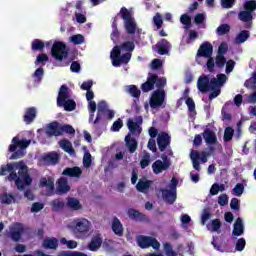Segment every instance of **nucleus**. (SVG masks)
<instances>
[{
    "label": "nucleus",
    "mask_w": 256,
    "mask_h": 256,
    "mask_svg": "<svg viewBox=\"0 0 256 256\" xmlns=\"http://www.w3.org/2000/svg\"><path fill=\"white\" fill-rule=\"evenodd\" d=\"M5 175H8L6 177L8 181L15 182L19 191H23L25 187H29L33 183V178L29 174V168L23 160L2 165L0 167V177Z\"/></svg>",
    "instance_id": "1"
},
{
    "label": "nucleus",
    "mask_w": 256,
    "mask_h": 256,
    "mask_svg": "<svg viewBox=\"0 0 256 256\" xmlns=\"http://www.w3.org/2000/svg\"><path fill=\"white\" fill-rule=\"evenodd\" d=\"M201 57H204V59H207L206 67L207 70L210 73H213L215 71V59L213 58V45L211 42L205 41L203 42L197 53H196V62L198 65H201Z\"/></svg>",
    "instance_id": "2"
},
{
    "label": "nucleus",
    "mask_w": 256,
    "mask_h": 256,
    "mask_svg": "<svg viewBox=\"0 0 256 256\" xmlns=\"http://www.w3.org/2000/svg\"><path fill=\"white\" fill-rule=\"evenodd\" d=\"M45 133L48 137H61L64 133L66 135H75V128L70 124H61L58 121H53L46 126Z\"/></svg>",
    "instance_id": "3"
},
{
    "label": "nucleus",
    "mask_w": 256,
    "mask_h": 256,
    "mask_svg": "<svg viewBox=\"0 0 256 256\" xmlns=\"http://www.w3.org/2000/svg\"><path fill=\"white\" fill-rule=\"evenodd\" d=\"M91 222L86 218L74 219L71 225V231L77 239H85L89 235Z\"/></svg>",
    "instance_id": "4"
},
{
    "label": "nucleus",
    "mask_w": 256,
    "mask_h": 256,
    "mask_svg": "<svg viewBox=\"0 0 256 256\" xmlns=\"http://www.w3.org/2000/svg\"><path fill=\"white\" fill-rule=\"evenodd\" d=\"M31 145V140L22 139L20 140L19 137H14L12 139V144L9 145L8 151L13 153L10 156V159H21V157H25L24 149H27Z\"/></svg>",
    "instance_id": "5"
},
{
    "label": "nucleus",
    "mask_w": 256,
    "mask_h": 256,
    "mask_svg": "<svg viewBox=\"0 0 256 256\" xmlns=\"http://www.w3.org/2000/svg\"><path fill=\"white\" fill-rule=\"evenodd\" d=\"M227 83V75L225 74H217L216 78H212L210 80V91L209 100L213 101L216 97L221 95V88Z\"/></svg>",
    "instance_id": "6"
},
{
    "label": "nucleus",
    "mask_w": 256,
    "mask_h": 256,
    "mask_svg": "<svg viewBox=\"0 0 256 256\" xmlns=\"http://www.w3.org/2000/svg\"><path fill=\"white\" fill-rule=\"evenodd\" d=\"M51 55L56 61H63L69 57V50L65 42L56 41L52 45Z\"/></svg>",
    "instance_id": "7"
},
{
    "label": "nucleus",
    "mask_w": 256,
    "mask_h": 256,
    "mask_svg": "<svg viewBox=\"0 0 256 256\" xmlns=\"http://www.w3.org/2000/svg\"><path fill=\"white\" fill-rule=\"evenodd\" d=\"M136 242L138 247L141 249H149V247H153L154 249L158 250L161 247L159 241L151 236L138 235L136 237Z\"/></svg>",
    "instance_id": "8"
},
{
    "label": "nucleus",
    "mask_w": 256,
    "mask_h": 256,
    "mask_svg": "<svg viewBox=\"0 0 256 256\" xmlns=\"http://www.w3.org/2000/svg\"><path fill=\"white\" fill-rule=\"evenodd\" d=\"M132 54L129 52H126L121 55V53L118 56H115V50L111 51L110 59L112 60L113 67H121V65H127L129 61H131Z\"/></svg>",
    "instance_id": "9"
},
{
    "label": "nucleus",
    "mask_w": 256,
    "mask_h": 256,
    "mask_svg": "<svg viewBox=\"0 0 256 256\" xmlns=\"http://www.w3.org/2000/svg\"><path fill=\"white\" fill-rule=\"evenodd\" d=\"M190 159L192 161V165L196 171H201V165L200 162L202 163H207V153L206 152H201L197 150H192L190 153Z\"/></svg>",
    "instance_id": "10"
},
{
    "label": "nucleus",
    "mask_w": 256,
    "mask_h": 256,
    "mask_svg": "<svg viewBox=\"0 0 256 256\" xmlns=\"http://www.w3.org/2000/svg\"><path fill=\"white\" fill-rule=\"evenodd\" d=\"M165 102V90H156L152 93L150 98V107L151 109H157V107H161Z\"/></svg>",
    "instance_id": "11"
},
{
    "label": "nucleus",
    "mask_w": 256,
    "mask_h": 256,
    "mask_svg": "<svg viewBox=\"0 0 256 256\" xmlns=\"http://www.w3.org/2000/svg\"><path fill=\"white\" fill-rule=\"evenodd\" d=\"M141 125H143V117L142 116H138L135 118V121H133V119L129 118L127 120V127L130 131V133H132V135H141Z\"/></svg>",
    "instance_id": "12"
},
{
    "label": "nucleus",
    "mask_w": 256,
    "mask_h": 256,
    "mask_svg": "<svg viewBox=\"0 0 256 256\" xmlns=\"http://www.w3.org/2000/svg\"><path fill=\"white\" fill-rule=\"evenodd\" d=\"M41 161L47 166L57 165L61 161V155L57 151H52L44 154Z\"/></svg>",
    "instance_id": "13"
},
{
    "label": "nucleus",
    "mask_w": 256,
    "mask_h": 256,
    "mask_svg": "<svg viewBox=\"0 0 256 256\" xmlns=\"http://www.w3.org/2000/svg\"><path fill=\"white\" fill-rule=\"evenodd\" d=\"M112 51H114V56L116 57H119L121 51H125V53H133V51H135V42L126 41L121 45L114 46Z\"/></svg>",
    "instance_id": "14"
},
{
    "label": "nucleus",
    "mask_w": 256,
    "mask_h": 256,
    "mask_svg": "<svg viewBox=\"0 0 256 256\" xmlns=\"http://www.w3.org/2000/svg\"><path fill=\"white\" fill-rule=\"evenodd\" d=\"M163 159L164 161L156 160L152 164V170H153V173H155V175H159V173H163V171H167V169L171 167V162L167 160V156H165V158Z\"/></svg>",
    "instance_id": "15"
},
{
    "label": "nucleus",
    "mask_w": 256,
    "mask_h": 256,
    "mask_svg": "<svg viewBox=\"0 0 256 256\" xmlns=\"http://www.w3.org/2000/svg\"><path fill=\"white\" fill-rule=\"evenodd\" d=\"M157 145L159 151L163 153L171 145V136L167 132L160 133L157 137Z\"/></svg>",
    "instance_id": "16"
},
{
    "label": "nucleus",
    "mask_w": 256,
    "mask_h": 256,
    "mask_svg": "<svg viewBox=\"0 0 256 256\" xmlns=\"http://www.w3.org/2000/svg\"><path fill=\"white\" fill-rule=\"evenodd\" d=\"M157 82V74L149 73L146 82L141 85L143 93H149L155 89V83Z\"/></svg>",
    "instance_id": "17"
},
{
    "label": "nucleus",
    "mask_w": 256,
    "mask_h": 256,
    "mask_svg": "<svg viewBox=\"0 0 256 256\" xmlns=\"http://www.w3.org/2000/svg\"><path fill=\"white\" fill-rule=\"evenodd\" d=\"M71 191V186H69V181L66 177H61L57 181L56 193L57 195H66Z\"/></svg>",
    "instance_id": "18"
},
{
    "label": "nucleus",
    "mask_w": 256,
    "mask_h": 256,
    "mask_svg": "<svg viewBox=\"0 0 256 256\" xmlns=\"http://www.w3.org/2000/svg\"><path fill=\"white\" fill-rule=\"evenodd\" d=\"M105 111H107V102L102 100L98 103V111H97L96 119L93 121V125H95V127L99 128L100 127L99 125L103 123V115Z\"/></svg>",
    "instance_id": "19"
},
{
    "label": "nucleus",
    "mask_w": 256,
    "mask_h": 256,
    "mask_svg": "<svg viewBox=\"0 0 256 256\" xmlns=\"http://www.w3.org/2000/svg\"><path fill=\"white\" fill-rule=\"evenodd\" d=\"M210 83L211 80L209 79V76L205 74L200 76L197 81V87L200 93H208V91H210Z\"/></svg>",
    "instance_id": "20"
},
{
    "label": "nucleus",
    "mask_w": 256,
    "mask_h": 256,
    "mask_svg": "<svg viewBox=\"0 0 256 256\" xmlns=\"http://www.w3.org/2000/svg\"><path fill=\"white\" fill-rule=\"evenodd\" d=\"M162 193V199L167 203L168 205H173L175 201H177V192L169 189H161Z\"/></svg>",
    "instance_id": "21"
},
{
    "label": "nucleus",
    "mask_w": 256,
    "mask_h": 256,
    "mask_svg": "<svg viewBox=\"0 0 256 256\" xmlns=\"http://www.w3.org/2000/svg\"><path fill=\"white\" fill-rule=\"evenodd\" d=\"M127 215L129 219L132 221H136L137 223H143V221L147 220V215L141 213L139 210H135L133 208H129L127 211Z\"/></svg>",
    "instance_id": "22"
},
{
    "label": "nucleus",
    "mask_w": 256,
    "mask_h": 256,
    "mask_svg": "<svg viewBox=\"0 0 256 256\" xmlns=\"http://www.w3.org/2000/svg\"><path fill=\"white\" fill-rule=\"evenodd\" d=\"M203 139L207 145H216L217 143V134H215V131L206 128L204 132L202 133Z\"/></svg>",
    "instance_id": "23"
},
{
    "label": "nucleus",
    "mask_w": 256,
    "mask_h": 256,
    "mask_svg": "<svg viewBox=\"0 0 256 256\" xmlns=\"http://www.w3.org/2000/svg\"><path fill=\"white\" fill-rule=\"evenodd\" d=\"M125 143L126 148L131 154L135 153V151H137V148L139 147V142H137L135 138L131 137V134L125 136Z\"/></svg>",
    "instance_id": "24"
},
{
    "label": "nucleus",
    "mask_w": 256,
    "mask_h": 256,
    "mask_svg": "<svg viewBox=\"0 0 256 256\" xmlns=\"http://www.w3.org/2000/svg\"><path fill=\"white\" fill-rule=\"evenodd\" d=\"M37 117V109L35 107H30L26 110L25 115L23 116V121L26 125H31L35 118Z\"/></svg>",
    "instance_id": "25"
},
{
    "label": "nucleus",
    "mask_w": 256,
    "mask_h": 256,
    "mask_svg": "<svg viewBox=\"0 0 256 256\" xmlns=\"http://www.w3.org/2000/svg\"><path fill=\"white\" fill-rule=\"evenodd\" d=\"M156 47L159 55H167L171 48V43L167 39H162L157 43Z\"/></svg>",
    "instance_id": "26"
},
{
    "label": "nucleus",
    "mask_w": 256,
    "mask_h": 256,
    "mask_svg": "<svg viewBox=\"0 0 256 256\" xmlns=\"http://www.w3.org/2000/svg\"><path fill=\"white\" fill-rule=\"evenodd\" d=\"M151 185H153V181L151 180H139L136 184V189L139 193H148L149 189H151Z\"/></svg>",
    "instance_id": "27"
},
{
    "label": "nucleus",
    "mask_w": 256,
    "mask_h": 256,
    "mask_svg": "<svg viewBox=\"0 0 256 256\" xmlns=\"http://www.w3.org/2000/svg\"><path fill=\"white\" fill-rule=\"evenodd\" d=\"M83 171L81 170V168L75 166L72 168H65L62 172V175H64L65 177H76L79 178L81 177Z\"/></svg>",
    "instance_id": "28"
},
{
    "label": "nucleus",
    "mask_w": 256,
    "mask_h": 256,
    "mask_svg": "<svg viewBox=\"0 0 256 256\" xmlns=\"http://www.w3.org/2000/svg\"><path fill=\"white\" fill-rule=\"evenodd\" d=\"M70 97L71 96L69 95V87H67V85H62L58 92L57 105H59V103L65 102Z\"/></svg>",
    "instance_id": "29"
},
{
    "label": "nucleus",
    "mask_w": 256,
    "mask_h": 256,
    "mask_svg": "<svg viewBox=\"0 0 256 256\" xmlns=\"http://www.w3.org/2000/svg\"><path fill=\"white\" fill-rule=\"evenodd\" d=\"M59 146L65 153H68L69 155H75V149L73 148V144L71 141L67 139H62L59 141Z\"/></svg>",
    "instance_id": "30"
},
{
    "label": "nucleus",
    "mask_w": 256,
    "mask_h": 256,
    "mask_svg": "<svg viewBox=\"0 0 256 256\" xmlns=\"http://www.w3.org/2000/svg\"><path fill=\"white\" fill-rule=\"evenodd\" d=\"M112 231L118 237H123V224H121V220L117 217H114L112 221Z\"/></svg>",
    "instance_id": "31"
},
{
    "label": "nucleus",
    "mask_w": 256,
    "mask_h": 256,
    "mask_svg": "<svg viewBox=\"0 0 256 256\" xmlns=\"http://www.w3.org/2000/svg\"><path fill=\"white\" fill-rule=\"evenodd\" d=\"M39 187H47L50 191H53V189H55V178L51 176H48L47 178L42 177L39 182Z\"/></svg>",
    "instance_id": "32"
},
{
    "label": "nucleus",
    "mask_w": 256,
    "mask_h": 256,
    "mask_svg": "<svg viewBox=\"0 0 256 256\" xmlns=\"http://www.w3.org/2000/svg\"><path fill=\"white\" fill-rule=\"evenodd\" d=\"M58 107H64V111H75L77 103L73 99L64 100V102L58 103Z\"/></svg>",
    "instance_id": "33"
},
{
    "label": "nucleus",
    "mask_w": 256,
    "mask_h": 256,
    "mask_svg": "<svg viewBox=\"0 0 256 256\" xmlns=\"http://www.w3.org/2000/svg\"><path fill=\"white\" fill-rule=\"evenodd\" d=\"M124 27L128 35H135L137 31V23H135V19L131 18L130 20H126L124 22Z\"/></svg>",
    "instance_id": "34"
},
{
    "label": "nucleus",
    "mask_w": 256,
    "mask_h": 256,
    "mask_svg": "<svg viewBox=\"0 0 256 256\" xmlns=\"http://www.w3.org/2000/svg\"><path fill=\"white\" fill-rule=\"evenodd\" d=\"M42 247L44 249H57L59 247V241L57 238H46L43 241Z\"/></svg>",
    "instance_id": "35"
},
{
    "label": "nucleus",
    "mask_w": 256,
    "mask_h": 256,
    "mask_svg": "<svg viewBox=\"0 0 256 256\" xmlns=\"http://www.w3.org/2000/svg\"><path fill=\"white\" fill-rule=\"evenodd\" d=\"M232 235H234V237H241V235H243V220H241V218H237Z\"/></svg>",
    "instance_id": "36"
},
{
    "label": "nucleus",
    "mask_w": 256,
    "mask_h": 256,
    "mask_svg": "<svg viewBox=\"0 0 256 256\" xmlns=\"http://www.w3.org/2000/svg\"><path fill=\"white\" fill-rule=\"evenodd\" d=\"M126 93H129V95L135 99H139V97H141V90H139V88L135 85L126 86Z\"/></svg>",
    "instance_id": "37"
},
{
    "label": "nucleus",
    "mask_w": 256,
    "mask_h": 256,
    "mask_svg": "<svg viewBox=\"0 0 256 256\" xmlns=\"http://www.w3.org/2000/svg\"><path fill=\"white\" fill-rule=\"evenodd\" d=\"M208 231L219 233L221 229V220L219 218H216L211 221V224H207Z\"/></svg>",
    "instance_id": "38"
},
{
    "label": "nucleus",
    "mask_w": 256,
    "mask_h": 256,
    "mask_svg": "<svg viewBox=\"0 0 256 256\" xmlns=\"http://www.w3.org/2000/svg\"><path fill=\"white\" fill-rule=\"evenodd\" d=\"M103 243V240L101 239V237H94L92 238L91 242L89 243L88 247L90 251H97V249H99V247H101Z\"/></svg>",
    "instance_id": "39"
},
{
    "label": "nucleus",
    "mask_w": 256,
    "mask_h": 256,
    "mask_svg": "<svg viewBox=\"0 0 256 256\" xmlns=\"http://www.w3.org/2000/svg\"><path fill=\"white\" fill-rule=\"evenodd\" d=\"M67 207L72 209V211H79V209H82L81 203L77 198H68Z\"/></svg>",
    "instance_id": "40"
},
{
    "label": "nucleus",
    "mask_w": 256,
    "mask_h": 256,
    "mask_svg": "<svg viewBox=\"0 0 256 256\" xmlns=\"http://www.w3.org/2000/svg\"><path fill=\"white\" fill-rule=\"evenodd\" d=\"M249 37H251V34H249V31L247 30H242L236 37L235 39V43H237L238 45H241V43H245V41H247V39H249Z\"/></svg>",
    "instance_id": "41"
},
{
    "label": "nucleus",
    "mask_w": 256,
    "mask_h": 256,
    "mask_svg": "<svg viewBox=\"0 0 256 256\" xmlns=\"http://www.w3.org/2000/svg\"><path fill=\"white\" fill-rule=\"evenodd\" d=\"M238 19L243 21V23H249L253 21V14H250L247 10L240 11L238 14Z\"/></svg>",
    "instance_id": "42"
},
{
    "label": "nucleus",
    "mask_w": 256,
    "mask_h": 256,
    "mask_svg": "<svg viewBox=\"0 0 256 256\" xmlns=\"http://www.w3.org/2000/svg\"><path fill=\"white\" fill-rule=\"evenodd\" d=\"M31 49L32 51H43L45 49V42L36 38L31 43Z\"/></svg>",
    "instance_id": "43"
},
{
    "label": "nucleus",
    "mask_w": 256,
    "mask_h": 256,
    "mask_svg": "<svg viewBox=\"0 0 256 256\" xmlns=\"http://www.w3.org/2000/svg\"><path fill=\"white\" fill-rule=\"evenodd\" d=\"M227 63V58H225V56L216 54L215 60H214V67L216 65V67L218 69H223V67H225Z\"/></svg>",
    "instance_id": "44"
},
{
    "label": "nucleus",
    "mask_w": 256,
    "mask_h": 256,
    "mask_svg": "<svg viewBox=\"0 0 256 256\" xmlns=\"http://www.w3.org/2000/svg\"><path fill=\"white\" fill-rule=\"evenodd\" d=\"M12 241H21V236L23 235V228H15L10 233Z\"/></svg>",
    "instance_id": "45"
},
{
    "label": "nucleus",
    "mask_w": 256,
    "mask_h": 256,
    "mask_svg": "<svg viewBox=\"0 0 256 256\" xmlns=\"http://www.w3.org/2000/svg\"><path fill=\"white\" fill-rule=\"evenodd\" d=\"M244 9L245 11H248V13L253 15V11H256V1L255 0H249L244 3Z\"/></svg>",
    "instance_id": "46"
},
{
    "label": "nucleus",
    "mask_w": 256,
    "mask_h": 256,
    "mask_svg": "<svg viewBox=\"0 0 256 256\" xmlns=\"http://www.w3.org/2000/svg\"><path fill=\"white\" fill-rule=\"evenodd\" d=\"M235 133V130H233V128L231 127H227L225 130H224V142L225 143H229V141H231V139H233V135Z\"/></svg>",
    "instance_id": "47"
},
{
    "label": "nucleus",
    "mask_w": 256,
    "mask_h": 256,
    "mask_svg": "<svg viewBox=\"0 0 256 256\" xmlns=\"http://www.w3.org/2000/svg\"><path fill=\"white\" fill-rule=\"evenodd\" d=\"M118 15H120L124 21H129L133 19V16H131V12H129V10L126 7H122Z\"/></svg>",
    "instance_id": "48"
},
{
    "label": "nucleus",
    "mask_w": 256,
    "mask_h": 256,
    "mask_svg": "<svg viewBox=\"0 0 256 256\" xmlns=\"http://www.w3.org/2000/svg\"><path fill=\"white\" fill-rule=\"evenodd\" d=\"M70 41L74 45H82V43H85V37L81 34H76L70 37Z\"/></svg>",
    "instance_id": "49"
},
{
    "label": "nucleus",
    "mask_w": 256,
    "mask_h": 256,
    "mask_svg": "<svg viewBox=\"0 0 256 256\" xmlns=\"http://www.w3.org/2000/svg\"><path fill=\"white\" fill-rule=\"evenodd\" d=\"M231 31V26L229 24H221L217 30L216 33L217 35H227Z\"/></svg>",
    "instance_id": "50"
},
{
    "label": "nucleus",
    "mask_w": 256,
    "mask_h": 256,
    "mask_svg": "<svg viewBox=\"0 0 256 256\" xmlns=\"http://www.w3.org/2000/svg\"><path fill=\"white\" fill-rule=\"evenodd\" d=\"M60 243L62 245H66L68 249H76L77 248V241H75V240H67V238H61Z\"/></svg>",
    "instance_id": "51"
},
{
    "label": "nucleus",
    "mask_w": 256,
    "mask_h": 256,
    "mask_svg": "<svg viewBox=\"0 0 256 256\" xmlns=\"http://www.w3.org/2000/svg\"><path fill=\"white\" fill-rule=\"evenodd\" d=\"M43 75H45V71L43 68H38L33 73L32 77H34L36 83H41V80L43 79Z\"/></svg>",
    "instance_id": "52"
},
{
    "label": "nucleus",
    "mask_w": 256,
    "mask_h": 256,
    "mask_svg": "<svg viewBox=\"0 0 256 256\" xmlns=\"http://www.w3.org/2000/svg\"><path fill=\"white\" fill-rule=\"evenodd\" d=\"M151 164V155L149 153L144 154L143 158L140 161L141 169H146Z\"/></svg>",
    "instance_id": "53"
},
{
    "label": "nucleus",
    "mask_w": 256,
    "mask_h": 256,
    "mask_svg": "<svg viewBox=\"0 0 256 256\" xmlns=\"http://www.w3.org/2000/svg\"><path fill=\"white\" fill-rule=\"evenodd\" d=\"M13 201H15V196H13L12 194H4L1 196V203L3 205H11Z\"/></svg>",
    "instance_id": "54"
},
{
    "label": "nucleus",
    "mask_w": 256,
    "mask_h": 256,
    "mask_svg": "<svg viewBox=\"0 0 256 256\" xmlns=\"http://www.w3.org/2000/svg\"><path fill=\"white\" fill-rule=\"evenodd\" d=\"M232 191L236 197H241L243 195V191H245V186L243 183H238L235 185Z\"/></svg>",
    "instance_id": "55"
},
{
    "label": "nucleus",
    "mask_w": 256,
    "mask_h": 256,
    "mask_svg": "<svg viewBox=\"0 0 256 256\" xmlns=\"http://www.w3.org/2000/svg\"><path fill=\"white\" fill-rule=\"evenodd\" d=\"M209 219H211V212L209 211V209L205 208L201 215V224L207 225Z\"/></svg>",
    "instance_id": "56"
},
{
    "label": "nucleus",
    "mask_w": 256,
    "mask_h": 256,
    "mask_svg": "<svg viewBox=\"0 0 256 256\" xmlns=\"http://www.w3.org/2000/svg\"><path fill=\"white\" fill-rule=\"evenodd\" d=\"M164 251L166 256H177V252L173 250V246L169 242L164 244Z\"/></svg>",
    "instance_id": "57"
},
{
    "label": "nucleus",
    "mask_w": 256,
    "mask_h": 256,
    "mask_svg": "<svg viewBox=\"0 0 256 256\" xmlns=\"http://www.w3.org/2000/svg\"><path fill=\"white\" fill-rule=\"evenodd\" d=\"M123 127V120L121 118H118L111 126V131L114 133H117L118 131H121Z\"/></svg>",
    "instance_id": "58"
},
{
    "label": "nucleus",
    "mask_w": 256,
    "mask_h": 256,
    "mask_svg": "<svg viewBox=\"0 0 256 256\" xmlns=\"http://www.w3.org/2000/svg\"><path fill=\"white\" fill-rule=\"evenodd\" d=\"M227 51H229V45H227L225 42H222L218 47L217 55L225 56L227 55Z\"/></svg>",
    "instance_id": "59"
},
{
    "label": "nucleus",
    "mask_w": 256,
    "mask_h": 256,
    "mask_svg": "<svg viewBox=\"0 0 256 256\" xmlns=\"http://www.w3.org/2000/svg\"><path fill=\"white\" fill-rule=\"evenodd\" d=\"M158 89H163L167 85V79L165 78H159V76L156 74V82L155 84Z\"/></svg>",
    "instance_id": "60"
},
{
    "label": "nucleus",
    "mask_w": 256,
    "mask_h": 256,
    "mask_svg": "<svg viewBox=\"0 0 256 256\" xmlns=\"http://www.w3.org/2000/svg\"><path fill=\"white\" fill-rule=\"evenodd\" d=\"M44 207H45V204L41 202H35L32 204L31 213H39V211H42Z\"/></svg>",
    "instance_id": "61"
},
{
    "label": "nucleus",
    "mask_w": 256,
    "mask_h": 256,
    "mask_svg": "<svg viewBox=\"0 0 256 256\" xmlns=\"http://www.w3.org/2000/svg\"><path fill=\"white\" fill-rule=\"evenodd\" d=\"M153 22L157 29H161V27H163V19L161 18V14L156 13V15L153 17Z\"/></svg>",
    "instance_id": "62"
},
{
    "label": "nucleus",
    "mask_w": 256,
    "mask_h": 256,
    "mask_svg": "<svg viewBox=\"0 0 256 256\" xmlns=\"http://www.w3.org/2000/svg\"><path fill=\"white\" fill-rule=\"evenodd\" d=\"M180 22L186 27H191V17L188 14H183L180 17Z\"/></svg>",
    "instance_id": "63"
},
{
    "label": "nucleus",
    "mask_w": 256,
    "mask_h": 256,
    "mask_svg": "<svg viewBox=\"0 0 256 256\" xmlns=\"http://www.w3.org/2000/svg\"><path fill=\"white\" fill-rule=\"evenodd\" d=\"M235 60H228L226 61V73L229 75V73H233V70L235 69Z\"/></svg>",
    "instance_id": "64"
}]
</instances>
